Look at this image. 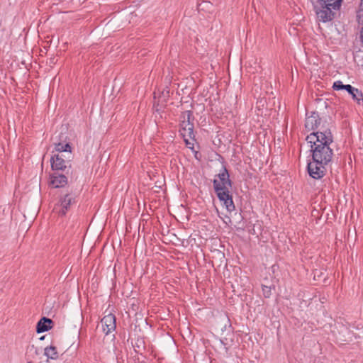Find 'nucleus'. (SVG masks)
<instances>
[{
    "instance_id": "f257e3e1",
    "label": "nucleus",
    "mask_w": 363,
    "mask_h": 363,
    "mask_svg": "<svg viewBox=\"0 0 363 363\" xmlns=\"http://www.w3.org/2000/svg\"><path fill=\"white\" fill-rule=\"evenodd\" d=\"M306 140L311 144L312 159L328 164L333 155V150L330 147L333 142L330 130L322 126L320 130L308 135Z\"/></svg>"
},
{
    "instance_id": "f03ea898",
    "label": "nucleus",
    "mask_w": 363,
    "mask_h": 363,
    "mask_svg": "<svg viewBox=\"0 0 363 363\" xmlns=\"http://www.w3.org/2000/svg\"><path fill=\"white\" fill-rule=\"evenodd\" d=\"M218 177L219 179H215L213 182L215 192L226 209L229 212H232L235 210V206L229 191L232 182L225 167H223V170L218 174Z\"/></svg>"
},
{
    "instance_id": "7ed1b4c3",
    "label": "nucleus",
    "mask_w": 363,
    "mask_h": 363,
    "mask_svg": "<svg viewBox=\"0 0 363 363\" xmlns=\"http://www.w3.org/2000/svg\"><path fill=\"white\" fill-rule=\"evenodd\" d=\"M194 120V117L191 111H185L180 116V135L184 138L186 145L192 150H194V144L190 143L189 139H194L195 138Z\"/></svg>"
},
{
    "instance_id": "20e7f679",
    "label": "nucleus",
    "mask_w": 363,
    "mask_h": 363,
    "mask_svg": "<svg viewBox=\"0 0 363 363\" xmlns=\"http://www.w3.org/2000/svg\"><path fill=\"white\" fill-rule=\"evenodd\" d=\"M71 156H68L67 159L62 158L60 153L54 154L50 159L51 168L53 171H62L68 174L71 169Z\"/></svg>"
},
{
    "instance_id": "39448f33",
    "label": "nucleus",
    "mask_w": 363,
    "mask_h": 363,
    "mask_svg": "<svg viewBox=\"0 0 363 363\" xmlns=\"http://www.w3.org/2000/svg\"><path fill=\"white\" fill-rule=\"evenodd\" d=\"M327 165L323 164V162L320 163L319 161L313 160V161L308 163V172L315 179H321L325 175Z\"/></svg>"
},
{
    "instance_id": "423d86ee",
    "label": "nucleus",
    "mask_w": 363,
    "mask_h": 363,
    "mask_svg": "<svg viewBox=\"0 0 363 363\" xmlns=\"http://www.w3.org/2000/svg\"><path fill=\"white\" fill-rule=\"evenodd\" d=\"M116 316L112 313H109L103 317V318L101 320V323L102 325L103 332L105 333V335H107L116 330Z\"/></svg>"
},
{
    "instance_id": "0eeeda50",
    "label": "nucleus",
    "mask_w": 363,
    "mask_h": 363,
    "mask_svg": "<svg viewBox=\"0 0 363 363\" xmlns=\"http://www.w3.org/2000/svg\"><path fill=\"white\" fill-rule=\"evenodd\" d=\"M321 118L318 113L312 111L310 115L306 114L305 128L308 131L316 130L320 125Z\"/></svg>"
},
{
    "instance_id": "6e6552de",
    "label": "nucleus",
    "mask_w": 363,
    "mask_h": 363,
    "mask_svg": "<svg viewBox=\"0 0 363 363\" xmlns=\"http://www.w3.org/2000/svg\"><path fill=\"white\" fill-rule=\"evenodd\" d=\"M74 202V199L69 194H66L60 201V204L55 207L54 211L59 216H63L66 214L71 204Z\"/></svg>"
},
{
    "instance_id": "1a4fd4ad",
    "label": "nucleus",
    "mask_w": 363,
    "mask_h": 363,
    "mask_svg": "<svg viewBox=\"0 0 363 363\" xmlns=\"http://www.w3.org/2000/svg\"><path fill=\"white\" fill-rule=\"evenodd\" d=\"M50 184L55 188H61L67 184V177L64 174H60L59 171L55 172L50 176Z\"/></svg>"
},
{
    "instance_id": "9d476101",
    "label": "nucleus",
    "mask_w": 363,
    "mask_h": 363,
    "mask_svg": "<svg viewBox=\"0 0 363 363\" xmlns=\"http://www.w3.org/2000/svg\"><path fill=\"white\" fill-rule=\"evenodd\" d=\"M322 9L316 11L318 17L323 22H327L333 20L334 18L335 13L332 11V6H326L325 5H320Z\"/></svg>"
},
{
    "instance_id": "9b49d317",
    "label": "nucleus",
    "mask_w": 363,
    "mask_h": 363,
    "mask_svg": "<svg viewBox=\"0 0 363 363\" xmlns=\"http://www.w3.org/2000/svg\"><path fill=\"white\" fill-rule=\"evenodd\" d=\"M53 321L47 317H43L37 323L36 333H42L50 330L52 327Z\"/></svg>"
},
{
    "instance_id": "f8f14e48",
    "label": "nucleus",
    "mask_w": 363,
    "mask_h": 363,
    "mask_svg": "<svg viewBox=\"0 0 363 363\" xmlns=\"http://www.w3.org/2000/svg\"><path fill=\"white\" fill-rule=\"evenodd\" d=\"M175 228H162V231L160 232V234L163 236V238L165 240H163L164 242H174V240L172 238H175L177 240H185V238H177V235L172 232V230H174Z\"/></svg>"
},
{
    "instance_id": "ddd939ff",
    "label": "nucleus",
    "mask_w": 363,
    "mask_h": 363,
    "mask_svg": "<svg viewBox=\"0 0 363 363\" xmlns=\"http://www.w3.org/2000/svg\"><path fill=\"white\" fill-rule=\"evenodd\" d=\"M132 345L135 352L138 354L142 355L145 350V343L144 339L142 337H138Z\"/></svg>"
},
{
    "instance_id": "4468645a",
    "label": "nucleus",
    "mask_w": 363,
    "mask_h": 363,
    "mask_svg": "<svg viewBox=\"0 0 363 363\" xmlns=\"http://www.w3.org/2000/svg\"><path fill=\"white\" fill-rule=\"evenodd\" d=\"M44 354L51 359H57L59 357L56 347L52 345L45 348Z\"/></svg>"
},
{
    "instance_id": "2eb2a0df",
    "label": "nucleus",
    "mask_w": 363,
    "mask_h": 363,
    "mask_svg": "<svg viewBox=\"0 0 363 363\" xmlns=\"http://www.w3.org/2000/svg\"><path fill=\"white\" fill-rule=\"evenodd\" d=\"M342 0H318L320 5L332 6L334 10H338L340 8Z\"/></svg>"
},
{
    "instance_id": "dca6fc26",
    "label": "nucleus",
    "mask_w": 363,
    "mask_h": 363,
    "mask_svg": "<svg viewBox=\"0 0 363 363\" xmlns=\"http://www.w3.org/2000/svg\"><path fill=\"white\" fill-rule=\"evenodd\" d=\"M55 151L57 152V153L61 152H68L69 156H71V152H72V147L69 145V143L63 144L61 143H58L55 144Z\"/></svg>"
},
{
    "instance_id": "f3484780",
    "label": "nucleus",
    "mask_w": 363,
    "mask_h": 363,
    "mask_svg": "<svg viewBox=\"0 0 363 363\" xmlns=\"http://www.w3.org/2000/svg\"><path fill=\"white\" fill-rule=\"evenodd\" d=\"M352 99L357 102L358 105L363 106V94L362 92L357 88L354 89V91L352 94H350Z\"/></svg>"
},
{
    "instance_id": "a211bd4d",
    "label": "nucleus",
    "mask_w": 363,
    "mask_h": 363,
    "mask_svg": "<svg viewBox=\"0 0 363 363\" xmlns=\"http://www.w3.org/2000/svg\"><path fill=\"white\" fill-rule=\"evenodd\" d=\"M359 23L363 25V0H361L357 14Z\"/></svg>"
},
{
    "instance_id": "6ab92c4d",
    "label": "nucleus",
    "mask_w": 363,
    "mask_h": 363,
    "mask_svg": "<svg viewBox=\"0 0 363 363\" xmlns=\"http://www.w3.org/2000/svg\"><path fill=\"white\" fill-rule=\"evenodd\" d=\"M262 293H263L264 296L265 298H269L272 294L271 287L265 286V285H262Z\"/></svg>"
},
{
    "instance_id": "aec40b11",
    "label": "nucleus",
    "mask_w": 363,
    "mask_h": 363,
    "mask_svg": "<svg viewBox=\"0 0 363 363\" xmlns=\"http://www.w3.org/2000/svg\"><path fill=\"white\" fill-rule=\"evenodd\" d=\"M343 86L341 81H336L333 83V88L334 90H343Z\"/></svg>"
},
{
    "instance_id": "412c9836",
    "label": "nucleus",
    "mask_w": 363,
    "mask_h": 363,
    "mask_svg": "<svg viewBox=\"0 0 363 363\" xmlns=\"http://www.w3.org/2000/svg\"><path fill=\"white\" fill-rule=\"evenodd\" d=\"M147 228H138V235L140 236L141 235H143L144 238H145L148 234H150V232H147L146 230Z\"/></svg>"
},
{
    "instance_id": "4be33fe9",
    "label": "nucleus",
    "mask_w": 363,
    "mask_h": 363,
    "mask_svg": "<svg viewBox=\"0 0 363 363\" xmlns=\"http://www.w3.org/2000/svg\"><path fill=\"white\" fill-rule=\"evenodd\" d=\"M354 87L350 84H346L343 86V90H346L349 94H352L354 91Z\"/></svg>"
},
{
    "instance_id": "5701e85b",
    "label": "nucleus",
    "mask_w": 363,
    "mask_h": 363,
    "mask_svg": "<svg viewBox=\"0 0 363 363\" xmlns=\"http://www.w3.org/2000/svg\"><path fill=\"white\" fill-rule=\"evenodd\" d=\"M248 233L250 235H255L257 234V233L255 231V228H247Z\"/></svg>"
},
{
    "instance_id": "b1692460",
    "label": "nucleus",
    "mask_w": 363,
    "mask_h": 363,
    "mask_svg": "<svg viewBox=\"0 0 363 363\" xmlns=\"http://www.w3.org/2000/svg\"><path fill=\"white\" fill-rule=\"evenodd\" d=\"M360 39H361V42L363 45V28L360 30Z\"/></svg>"
},
{
    "instance_id": "393cba45",
    "label": "nucleus",
    "mask_w": 363,
    "mask_h": 363,
    "mask_svg": "<svg viewBox=\"0 0 363 363\" xmlns=\"http://www.w3.org/2000/svg\"><path fill=\"white\" fill-rule=\"evenodd\" d=\"M30 350H35V353L36 354H38V348L35 347H34V345H32V346H31Z\"/></svg>"
},
{
    "instance_id": "a878e982",
    "label": "nucleus",
    "mask_w": 363,
    "mask_h": 363,
    "mask_svg": "<svg viewBox=\"0 0 363 363\" xmlns=\"http://www.w3.org/2000/svg\"><path fill=\"white\" fill-rule=\"evenodd\" d=\"M199 152H197V151H195V152H194V157H195V158H196V159H197V160H199V157H198V155H199Z\"/></svg>"
},
{
    "instance_id": "bb28decb",
    "label": "nucleus",
    "mask_w": 363,
    "mask_h": 363,
    "mask_svg": "<svg viewBox=\"0 0 363 363\" xmlns=\"http://www.w3.org/2000/svg\"><path fill=\"white\" fill-rule=\"evenodd\" d=\"M156 235L160 238V235L157 232L155 233ZM152 236H155V232L152 233Z\"/></svg>"
},
{
    "instance_id": "cd10ccee",
    "label": "nucleus",
    "mask_w": 363,
    "mask_h": 363,
    "mask_svg": "<svg viewBox=\"0 0 363 363\" xmlns=\"http://www.w3.org/2000/svg\"><path fill=\"white\" fill-rule=\"evenodd\" d=\"M60 155H62V158L67 159L66 156L63 154V152H61Z\"/></svg>"
},
{
    "instance_id": "c85d7f7f",
    "label": "nucleus",
    "mask_w": 363,
    "mask_h": 363,
    "mask_svg": "<svg viewBox=\"0 0 363 363\" xmlns=\"http://www.w3.org/2000/svg\"><path fill=\"white\" fill-rule=\"evenodd\" d=\"M244 229H245V228H236V230H237L238 231H239V230H243Z\"/></svg>"
},
{
    "instance_id": "c756f323",
    "label": "nucleus",
    "mask_w": 363,
    "mask_h": 363,
    "mask_svg": "<svg viewBox=\"0 0 363 363\" xmlns=\"http://www.w3.org/2000/svg\"><path fill=\"white\" fill-rule=\"evenodd\" d=\"M128 233V228H125V233Z\"/></svg>"
},
{
    "instance_id": "7c9ffc66",
    "label": "nucleus",
    "mask_w": 363,
    "mask_h": 363,
    "mask_svg": "<svg viewBox=\"0 0 363 363\" xmlns=\"http://www.w3.org/2000/svg\"><path fill=\"white\" fill-rule=\"evenodd\" d=\"M354 233H357L356 228H354Z\"/></svg>"
},
{
    "instance_id": "2f4dec72",
    "label": "nucleus",
    "mask_w": 363,
    "mask_h": 363,
    "mask_svg": "<svg viewBox=\"0 0 363 363\" xmlns=\"http://www.w3.org/2000/svg\"><path fill=\"white\" fill-rule=\"evenodd\" d=\"M27 363H33V362H27Z\"/></svg>"
}]
</instances>
